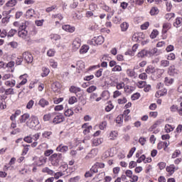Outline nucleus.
I'll return each mask as SVG.
<instances>
[{"mask_svg": "<svg viewBox=\"0 0 182 182\" xmlns=\"http://www.w3.org/2000/svg\"><path fill=\"white\" fill-rule=\"evenodd\" d=\"M94 40L95 41V45H102L103 42H105V38H103V36L94 37Z\"/></svg>", "mask_w": 182, "mask_h": 182, "instance_id": "obj_12", "label": "nucleus"}, {"mask_svg": "<svg viewBox=\"0 0 182 182\" xmlns=\"http://www.w3.org/2000/svg\"><path fill=\"white\" fill-rule=\"evenodd\" d=\"M136 151V147H132L130 150L129 152L127 155V158L130 159V157H132V156H133V154H134V152Z\"/></svg>", "mask_w": 182, "mask_h": 182, "instance_id": "obj_44", "label": "nucleus"}, {"mask_svg": "<svg viewBox=\"0 0 182 182\" xmlns=\"http://www.w3.org/2000/svg\"><path fill=\"white\" fill-rule=\"evenodd\" d=\"M157 35H159V31L153 30V31L151 32V33L150 35V38L151 39H156V38H157Z\"/></svg>", "mask_w": 182, "mask_h": 182, "instance_id": "obj_32", "label": "nucleus"}, {"mask_svg": "<svg viewBox=\"0 0 182 182\" xmlns=\"http://www.w3.org/2000/svg\"><path fill=\"white\" fill-rule=\"evenodd\" d=\"M173 130H174V128H173V127H171V125L168 124L165 126V132L166 133H170L171 132H173Z\"/></svg>", "mask_w": 182, "mask_h": 182, "instance_id": "obj_35", "label": "nucleus"}, {"mask_svg": "<svg viewBox=\"0 0 182 182\" xmlns=\"http://www.w3.org/2000/svg\"><path fill=\"white\" fill-rule=\"evenodd\" d=\"M29 25V23L28 21H24L21 23V24L19 26L20 31H26V26Z\"/></svg>", "mask_w": 182, "mask_h": 182, "instance_id": "obj_28", "label": "nucleus"}, {"mask_svg": "<svg viewBox=\"0 0 182 182\" xmlns=\"http://www.w3.org/2000/svg\"><path fill=\"white\" fill-rule=\"evenodd\" d=\"M59 85H60L59 82H54L52 85V87L56 92V90H58V89H59Z\"/></svg>", "mask_w": 182, "mask_h": 182, "instance_id": "obj_64", "label": "nucleus"}, {"mask_svg": "<svg viewBox=\"0 0 182 182\" xmlns=\"http://www.w3.org/2000/svg\"><path fill=\"white\" fill-rule=\"evenodd\" d=\"M161 66L162 68H167V67L170 66V61H168L167 60H161Z\"/></svg>", "mask_w": 182, "mask_h": 182, "instance_id": "obj_27", "label": "nucleus"}, {"mask_svg": "<svg viewBox=\"0 0 182 182\" xmlns=\"http://www.w3.org/2000/svg\"><path fill=\"white\" fill-rule=\"evenodd\" d=\"M26 77H28V74H23V75H21L19 79L21 80V82L19 83V85H26V82H28Z\"/></svg>", "mask_w": 182, "mask_h": 182, "instance_id": "obj_18", "label": "nucleus"}, {"mask_svg": "<svg viewBox=\"0 0 182 182\" xmlns=\"http://www.w3.org/2000/svg\"><path fill=\"white\" fill-rule=\"evenodd\" d=\"M87 50H89V46H82V48L80 50V53H87Z\"/></svg>", "mask_w": 182, "mask_h": 182, "instance_id": "obj_30", "label": "nucleus"}, {"mask_svg": "<svg viewBox=\"0 0 182 182\" xmlns=\"http://www.w3.org/2000/svg\"><path fill=\"white\" fill-rule=\"evenodd\" d=\"M57 151H60V153H66L68 150H69V146H62V144H60L57 149Z\"/></svg>", "mask_w": 182, "mask_h": 182, "instance_id": "obj_13", "label": "nucleus"}, {"mask_svg": "<svg viewBox=\"0 0 182 182\" xmlns=\"http://www.w3.org/2000/svg\"><path fill=\"white\" fill-rule=\"evenodd\" d=\"M178 73V70L176 69L174 65H171L168 68V74L169 76H176Z\"/></svg>", "mask_w": 182, "mask_h": 182, "instance_id": "obj_6", "label": "nucleus"}, {"mask_svg": "<svg viewBox=\"0 0 182 182\" xmlns=\"http://www.w3.org/2000/svg\"><path fill=\"white\" fill-rule=\"evenodd\" d=\"M70 93H75L76 95L77 93H79V92H82V89L79 87L72 85L70 87Z\"/></svg>", "mask_w": 182, "mask_h": 182, "instance_id": "obj_14", "label": "nucleus"}, {"mask_svg": "<svg viewBox=\"0 0 182 182\" xmlns=\"http://www.w3.org/2000/svg\"><path fill=\"white\" fill-rule=\"evenodd\" d=\"M122 32H126L129 29V23L127 22H123L120 25Z\"/></svg>", "mask_w": 182, "mask_h": 182, "instance_id": "obj_23", "label": "nucleus"}, {"mask_svg": "<svg viewBox=\"0 0 182 182\" xmlns=\"http://www.w3.org/2000/svg\"><path fill=\"white\" fill-rule=\"evenodd\" d=\"M178 109H179L178 106L175 105H172V106L170 107V110H171V112H172L173 113H174V112H178Z\"/></svg>", "mask_w": 182, "mask_h": 182, "instance_id": "obj_47", "label": "nucleus"}, {"mask_svg": "<svg viewBox=\"0 0 182 182\" xmlns=\"http://www.w3.org/2000/svg\"><path fill=\"white\" fill-rule=\"evenodd\" d=\"M101 143H103V139L102 138H95L92 140V145L95 147L97 146H100Z\"/></svg>", "mask_w": 182, "mask_h": 182, "instance_id": "obj_17", "label": "nucleus"}, {"mask_svg": "<svg viewBox=\"0 0 182 182\" xmlns=\"http://www.w3.org/2000/svg\"><path fill=\"white\" fill-rule=\"evenodd\" d=\"M5 95L6 96H8V95H15V92H14V89L13 88H9V89L6 90Z\"/></svg>", "mask_w": 182, "mask_h": 182, "instance_id": "obj_46", "label": "nucleus"}, {"mask_svg": "<svg viewBox=\"0 0 182 182\" xmlns=\"http://www.w3.org/2000/svg\"><path fill=\"white\" fill-rule=\"evenodd\" d=\"M40 124L41 122H39L38 117L35 115H31L28 121L26 123L27 127H29V129H32L33 130H39L41 127V125H39Z\"/></svg>", "mask_w": 182, "mask_h": 182, "instance_id": "obj_1", "label": "nucleus"}, {"mask_svg": "<svg viewBox=\"0 0 182 182\" xmlns=\"http://www.w3.org/2000/svg\"><path fill=\"white\" fill-rule=\"evenodd\" d=\"M38 105L40 106H41V107H45V106H48L49 105V102H48L45 99H41L39 102H38Z\"/></svg>", "mask_w": 182, "mask_h": 182, "instance_id": "obj_24", "label": "nucleus"}, {"mask_svg": "<svg viewBox=\"0 0 182 182\" xmlns=\"http://www.w3.org/2000/svg\"><path fill=\"white\" fill-rule=\"evenodd\" d=\"M43 137H44L45 139H48V137H50V136H52V132L50 131H46L43 133L42 134Z\"/></svg>", "mask_w": 182, "mask_h": 182, "instance_id": "obj_38", "label": "nucleus"}, {"mask_svg": "<svg viewBox=\"0 0 182 182\" xmlns=\"http://www.w3.org/2000/svg\"><path fill=\"white\" fill-rule=\"evenodd\" d=\"M139 79L141 80H146L147 79V74L146 73H143L139 75Z\"/></svg>", "mask_w": 182, "mask_h": 182, "instance_id": "obj_58", "label": "nucleus"}, {"mask_svg": "<svg viewBox=\"0 0 182 182\" xmlns=\"http://www.w3.org/2000/svg\"><path fill=\"white\" fill-rule=\"evenodd\" d=\"M146 73L148 75H151L156 73V68L153 65H149L145 70Z\"/></svg>", "mask_w": 182, "mask_h": 182, "instance_id": "obj_16", "label": "nucleus"}, {"mask_svg": "<svg viewBox=\"0 0 182 182\" xmlns=\"http://www.w3.org/2000/svg\"><path fill=\"white\" fill-rule=\"evenodd\" d=\"M180 154H181V151L176 149L172 154V159H176L178 156H180Z\"/></svg>", "mask_w": 182, "mask_h": 182, "instance_id": "obj_48", "label": "nucleus"}, {"mask_svg": "<svg viewBox=\"0 0 182 182\" xmlns=\"http://www.w3.org/2000/svg\"><path fill=\"white\" fill-rule=\"evenodd\" d=\"M96 89H97V86L92 85L87 89V93H93V92H95V90H96Z\"/></svg>", "mask_w": 182, "mask_h": 182, "instance_id": "obj_37", "label": "nucleus"}, {"mask_svg": "<svg viewBox=\"0 0 182 182\" xmlns=\"http://www.w3.org/2000/svg\"><path fill=\"white\" fill-rule=\"evenodd\" d=\"M109 136L111 137V140H114V137L118 136V134L116 131H113L109 134Z\"/></svg>", "mask_w": 182, "mask_h": 182, "instance_id": "obj_55", "label": "nucleus"}, {"mask_svg": "<svg viewBox=\"0 0 182 182\" xmlns=\"http://www.w3.org/2000/svg\"><path fill=\"white\" fill-rule=\"evenodd\" d=\"M139 98H140V93L139 92L134 93L131 96L132 100H137Z\"/></svg>", "mask_w": 182, "mask_h": 182, "instance_id": "obj_42", "label": "nucleus"}, {"mask_svg": "<svg viewBox=\"0 0 182 182\" xmlns=\"http://www.w3.org/2000/svg\"><path fill=\"white\" fill-rule=\"evenodd\" d=\"M158 166L160 170H164V168H166V164L165 162H159Z\"/></svg>", "mask_w": 182, "mask_h": 182, "instance_id": "obj_50", "label": "nucleus"}, {"mask_svg": "<svg viewBox=\"0 0 182 182\" xmlns=\"http://www.w3.org/2000/svg\"><path fill=\"white\" fill-rule=\"evenodd\" d=\"M124 87V82H119L117 84V90H120V89H123Z\"/></svg>", "mask_w": 182, "mask_h": 182, "instance_id": "obj_63", "label": "nucleus"}, {"mask_svg": "<svg viewBox=\"0 0 182 182\" xmlns=\"http://www.w3.org/2000/svg\"><path fill=\"white\" fill-rule=\"evenodd\" d=\"M159 12V8L152 7L149 14H150V15H151V16H154V15H158Z\"/></svg>", "mask_w": 182, "mask_h": 182, "instance_id": "obj_25", "label": "nucleus"}, {"mask_svg": "<svg viewBox=\"0 0 182 182\" xmlns=\"http://www.w3.org/2000/svg\"><path fill=\"white\" fill-rule=\"evenodd\" d=\"M42 172L47 173V174H49L50 176H53V174L54 173L53 170H51L50 168H49L48 167L43 168Z\"/></svg>", "mask_w": 182, "mask_h": 182, "instance_id": "obj_29", "label": "nucleus"}, {"mask_svg": "<svg viewBox=\"0 0 182 182\" xmlns=\"http://www.w3.org/2000/svg\"><path fill=\"white\" fill-rule=\"evenodd\" d=\"M65 116H66L67 117H70V116H73V111L70 109H68L67 110H65V112H64Z\"/></svg>", "mask_w": 182, "mask_h": 182, "instance_id": "obj_33", "label": "nucleus"}, {"mask_svg": "<svg viewBox=\"0 0 182 182\" xmlns=\"http://www.w3.org/2000/svg\"><path fill=\"white\" fill-rule=\"evenodd\" d=\"M171 28V23H164L163 24L162 35H166L169 29Z\"/></svg>", "mask_w": 182, "mask_h": 182, "instance_id": "obj_8", "label": "nucleus"}, {"mask_svg": "<svg viewBox=\"0 0 182 182\" xmlns=\"http://www.w3.org/2000/svg\"><path fill=\"white\" fill-rule=\"evenodd\" d=\"M64 120H65V117H63V115L60 114V115L55 116V117L53 120V123H55V124H59V123H63Z\"/></svg>", "mask_w": 182, "mask_h": 182, "instance_id": "obj_7", "label": "nucleus"}, {"mask_svg": "<svg viewBox=\"0 0 182 182\" xmlns=\"http://www.w3.org/2000/svg\"><path fill=\"white\" fill-rule=\"evenodd\" d=\"M43 73L42 74V76H43V77H46V76L49 75V73L50 72V70H49V68H43Z\"/></svg>", "mask_w": 182, "mask_h": 182, "instance_id": "obj_36", "label": "nucleus"}, {"mask_svg": "<svg viewBox=\"0 0 182 182\" xmlns=\"http://www.w3.org/2000/svg\"><path fill=\"white\" fill-rule=\"evenodd\" d=\"M16 4H18L17 0H9V1L6 2V6L12 8L15 6Z\"/></svg>", "mask_w": 182, "mask_h": 182, "instance_id": "obj_21", "label": "nucleus"}, {"mask_svg": "<svg viewBox=\"0 0 182 182\" xmlns=\"http://www.w3.org/2000/svg\"><path fill=\"white\" fill-rule=\"evenodd\" d=\"M162 123H164V119H158L152 126L149 128L148 132H153L154 129H157V127L160 126V124H162Z\"/></svg>", "mask_w": 182, "mask_h": 182, "instance_id": "obj_5", "label": "nucleus"}, {"mask_svg": "<svg viewBox=\"0 0 182 182\" xmlns=\"http://www.w3.org/2000/svg\"><path fill=\"white\" fill-rule=\"evenodd\" d=\"M22 62H23V58L21 56L18 57L16 60V65L19 66V65H22Z\"/></svg>", "mask_w": 182, "mask_h": 182, "instance_id": "obj_41", "label": "nucleus"}, {"mask_svg": "<svg viewBox=\"0 0 182 182\" xmlns=\"http://www.w3.org/2000/svg\"><path fill=\"white\" fill-rule=\"evenodd\" d=\"M45 163H46V159L41 156L36 161L35 164L36 166L41 167V166H43Z\"/></svg>", "mask_w": 182, "mask_h": 182, "instance_id": "obj_9", "label": "nucleus"}, {"mask_svg": "<svg viewBox=\"0 0 182 182\" xmlns=\"http://www.w3.org/2000/svg\"><path fill=\"white\" fill-rule=\"evenodd\" d=\"M144 160H146V155L143 154L136 160V163H141Z\"/></svg>", "mask_w": 182, "mask_h": 182, "instance_id": "obj_60", "label": "nucleus"}, {"mask_svg": "<svg viewBox=\"0 0 182 182\" xmlns=\"http://www.w3.org/2000/svg\"><path fill=\"white\" fill-rule=\"evenodd\" d=\"M55 53H56V51H55L54 49H50V50H48V52H47V55H48L50 58H52V57L55 56Z\"/></svg>", "mask_w": 182, "mask_h": 182, "instance_id": "obj_43", "label": "nucleus"}, {"mask_svg": "<svg viewBox=\"0 0 182 182\" xmlns=\"http://www.w3.org/2000/svg\"><path fill=\"white\" fill-rule=\"evenodd\" d=\"M157 48H154L152 49H143L140 52L138 53L137 56L138 58H151L154 55L157 53Z\"/></svg>", "mask_w": 182, "mask_h": 182, "instance_id": "obj_3", "label": "nucleus"}, {"mask_svg": "<svg viewBox=\"0 0 182 182\" xmlns=\"http://www.w3.org/2000/svg\"><path fill=\"white\" fill-rule=\"evenodd\" d=\"M102 73H103V68H100V69L95 73V76H96V77H100V76H102Z\"/></svg>", "mask_w": 182, "mask_h": 182, "instance_id": "obj_52", "label": "nucleus"}, {"mask_svg": "<svg viewBox=\"0 0 182 182\" xmlns=\"http://www.w3.org/2000/svg\"><path fill=\"white\" fill-rule=\"evenodd\" d=\"M15 66V62L14 61H10L9 63H6V68H14Z\"/></svg>", "mask_w": 182, "mask_h": 182, "instance_id": "obj_62", "label": "nucleus"}, {"mask_svg": "<svg viewBox=\"0 0 182 182\" xmlns=\"http://www.w3.org/2000/svg\"><path fill=\"white\" fill-rule=\"evenodd\" d=\"M23 140L26 143H32L33 141L32 136H26Z\"/></svg>", "mask_w": 182, "mask_h": 182, "instance_id": "obj_57", "label": "nucleus"}, {"mask_svg": "<svg viewBox=\"0 0 182 182\" xmlns=\"http://www.w3.org/2000/svg\"><path fill=\"white\" fill-rule=\"evenodd\" d=\"M23 146H24V148H23V156H25V154H27V153H28V151H29V146H30V145H26V146H24L23 145Z\"/></svg>", "mask_w": 182, "mask_h": 182, "instance_id": "obj_54", "label": "nucleus"}, {"mask_svg": "<svg viewBox=\"0 0 182 182\" xmlns=\"http://www.w3.org/2000/svg\"><path fill=\"white\" fill-rule=\"evenodd\" d=\"M69 105H75V103H77V98L76 97H71L68 100Z\"/></svg>", "mask_w": 182, "mask_h": 182, "instance_id": "obj_31", "label": "nucleus"}, {"mask_svg": "<svg viewBox=\"0 0 182 182\" xmlns=\"http://www.w3.org/2000/svg\"><path fill=\"white\" fill-rule=\"evenodd\" d=\"M22 58L26 60V63H32L33 62V55L28 51L23 53Z\"/></svg>", "mask_w": 182, "mask_h": 182, "instance_id": "obj_4", "label": "nucleus"}, {"mask_svg": "<svg viewBox=\"0 0 182 182\" xmlns=\"http://www.w3.org/2000/svg\"><path fill=\"white\" fill-rule=\"evenodd\" d=\"M18 36L20 38H23V39H26V36H28V31H26V30H20L18 31Z\"/></svg>", "mask_w": 182, "mask_h": 182, "instance_id": "obj_19", "label": "nucleus"}, {"mask_svg": "<svg viewBox=\"0 0 182 182\" xmlns=\"http://www.w3.org/2000/svg\"><path fill=\"white\" fill-rule=\"evenodd\" d=\"M53 154V150L52 149L46 150L44 153L46 157H49V156H50V154Z\"/></svg>", "mask_w": 182, "mask_h": 182, "instance_id": "obj_61", "label": "nucleus"}, {"mask_svg": "<svg viewBox=\"0 0 182 182\" xmlns=\"http://www.w3.org/2000/svg\"><path fill=\"white\" fill-rule=\"evenodd\" d=\"M149 26H150V23H149V21H146L141 26V29H142V31H146V29H147Z\"/></svg>", "mask_w": 182, "mask_h": 182, "instance_id": "obj_45", "label": "nucleus"}, {"mask_svg": "<svg viewBox=\"0 0 182 182\" xmlns=\"http://www.w3.org/2000/svg\"><path fill=\"white\" fill-rule=\"evenodd\" d=\"M98 168H97V166H96V164H95L90 168V171H92V173H98V171H99Z\"/></svg>", "mask_w": 182, "mask_h": 182, "instance_id": "obj_53", "label": "nucleus"}, {"mask_svg": "<svg viewBox=\"0 0 182 182\" xmlns=\"http://www.w3.org/2000/svg\"><path fill=\"white\" fill-rule=\"evenodd\" d=\"M119 105H124V103H127V99L124 97L123 99H118L117 100Z\"/></svg>", "mask_w": 182, "mask_h": 182, "instance_id": "obj_56", "label": "nucleus"}, {"mask_svg": "<svg viewBox=\"0 0 182 182\" xmlns=\"http://www.w3.org/2000/svg\"><path fill=\"white\" fill-rule=\"evenodd\" d=\"M174 16H176L174 13H168L165 15V19L170 21V19H171V18H174Z\"/></svg>", "mask_w": 182, "mask_h": 182, "instance_id": "obj_34", "label": "nucleus"}, {"mask_svg": "<svg viewBox=\"0 0 182 182\" xmlns=\"http://www.w3.org/2000/svg\"><path fill=\"white\" fill-rule=\"evenodd\" d=\"M73 48L74 50H77L79 48H80V40L79 38H76L73 42Z\"/></svg>", "mask_w": 182, "mask_h": 182, "instance_id": "obj_11", "label": "nucleus"}, {"mask_svg": "<svg viewBox=\"0 0 182 182\" xmlns=\"http://www.w3.org/2000/svg\"><path fill=\"white\" fill-rule=\"evenodd\" d=\"M52 166L59 167V165L63 161V155L62 154H53L49 159Z\"/></svg>", "mask_w": 182, "mask_h": 182, "instance_id": "obj_2", "label": "nucleus"}, {"mask_svg": "<svg viewBox=\"0 0 182 182\" xmlns=\"http://www.w3.org/2000/svg\"><path fill=\"white\" fill-rule=\"evenodd\" d=\"M33 105H35V102L33 100H31L26 105V109H32V107H33Z\"/></svg>", "mask_w": 182, "mask_h": 182, "instance_id": "obj_40", "label": "nucleus"}, {"mask_svg": "<svg viewBox=\"0 0 182 182\" xmlns=\"http://www.w3.org/2000/svg\"><path fill=\"white\" fill-rule=\"evenodd\" d=\"M167 59L168 60H174L176 59V55L171 53L169 55H168Z\"/></svg>", "mask_w": 182, "mask_h": 182, "instance_id": "obj_51", "label": "nucleus"}, {"mask_svg": "<svg viewBox=\"0 0 182 182\" xmlns=\"http://www.w3.org/2000/svg\"><path fill=\"white\" fill-rule=\"evenodd\" d=\"M107 126V122L104 121L100 124V130H105L106 129V127Z\"/></svg>", "mask_w": 182, "mask_h": 182, "instance_id": "obj_49", "label": "nucleus"}, {"mask_svg": "<svg viewBox=\"0 0 182 182\" xmlns=\"http://www.w3.org/2000/svg\"><path fill=\"white\" fill-rule=\"evenodd\" d=\"M16 32H17V31L16 29L11 28L9 31V33L7 35V37L8 38H12V36H14L15 35V33H16Z\"/></svg>", "mask_w": 182, "mask_h": 182, "instance_id": "obj_39", "label": "nucleus"}, {"mask_svg": "<svg viewBox=\"0 0 182 182\" xmlns=\"http://www.w3.org/2000/svg\"><path fill=\"white\" fill-rule=\"evenodd\" d=\"M119 96H122V92H120V91H119V90L114 91V94H113L114 99L119 97Z\"/></svg>", "mask_w": 182, "mask_h": 182, "instance_id": "obj_59", "label": "nucleus"}, {"mask_svg": "<svg viewBox=\"0 0 182 182\" xmlns=\"http://www.w3.org/2000/svg\"><path fill=\"white\" fill-rule=\"evenodd\" d=\"M164 82L166 86H170V85H173V83H174V79H169L168 77H165Z\"/></svg>", "mask_w": 182, "mask_h": 182, "instance_id": "obj_26", "label": "nucleus"}, {"mask_svg": "<svg viewBox=\"0 0 182 182\" xmlns=\"http://www.w3.org/2000/svg\"><path fill=\"white\" fill-rule=\"evenodd\" d=\"M63 31L66 32H70V33H73L75 32V26H71L70 25H64L63 26Z\"/></svg>", "mask_w": 182, "mask_h": 182, "instance_id": "obj_10", "label": "nucleus"}, {"mask_svg": "<svg viewBox=\"0 0 182 182\" xmlns=\"http://www.w3.org/2000/svg\"><path fill=\"white\" fill-rule=\"evenodd\" d=\"M182 23V18L181 17H177L173 23V26L175 28H180V25Z\"/></svg>", "mask_w": 182, "mask_h": 182, "instance_id": "obj_20", "label": "nucleus"}, {"mask_svg": "<svg viewBox=\"0 0 182 182\" xmlns=\"http://www.w3.org/2000/svg\"><path fill=\"white\" fill-rule=\"evenodd\" d=\"M166 170L168 173H170V174H174V170H176V166H174V164H171L169 166H167Z\"/></svg>", "mask_w": 182, "mask_h": 182, "instance_id": "obj_22", "label": "nucleus"}, {"mask_svg": "<svg viewBox=\"0 0 182 182\" xmlns=\"http://www.w3.org/2000/svg\"><path fill=\"white\" fill-rule=\"evenodd\" d=\"M29 117H31V115H29L28 113L23 114V115L21 116V117L19 119L20 123H25L26 122V120H28V119H29Z\"/></svg>", "mask_w": 182, "mask_h": 182, "instance_id": "obj_15", "label": "nucleus"}]
</instances>
